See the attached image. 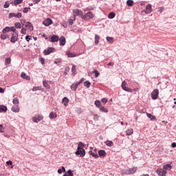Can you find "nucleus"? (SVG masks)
I'll use <instances>...</instances> for the list:
<instances>
[{
  "instance_id": "49530a36",
  "label": "nucleus",
  "mask_w": 176,
  "mask_h": 176,
  "mask_svg": "<svg viewBox=\"0 0 176 176\" xmlns=\"http://www.w3.org/2000/svg\"><path fill=\"white\" fill-rule=\"evenodd\" d=\"M14 32V34L16 32V28L14 26L10 27V32Z\"/></svg>"
},
{
  "instance_id": "e2e57ef3",
  "label": "nucleus",
  "mask_w": 176,
  "mask_h": 176,
  "mask_svg": "<svg viewBox=\"0 0 176 176\" xmlns=\"http://www.w3.org/2000/svg\"><path fill=\"white\" fill-rule=\"evenodd\" d=\"M115 65V63L113 62H110L108 63V66L109 67H113V65Z\"/></svg>"
},
{
  "instance_id": "37998d69",
  "label": "nucleus",
  "mask_w": 176,
  "mask_h": 176,
  "mask_svg": "<svg viewBox=\"0 0 176 176\" xmlns=\"http://www.w3.org/2000/svg\"><path fill=\"white\" fill-rule=\"evenodd\" d=\"M95 105L98 108H100V107H101V102L100 100H96L95 101Z\"/></svg>"
},
{
  "instance_id": "412c9836",
  "label": "nucleus",
  "mask_w": 176,
  "mask_h": 176,
  "mask_svg": "<svg viewBox=\"0 0 176 176\" xmlns=\"http://www.w3.org/2000/svg\"><path fill=\"white\" fill-rule=\"evenodd\" d=\"M146 116L150 119L151 120H156V116L149 113H146Z\"/></svg>"
},
{
  "instance_id": "6e6d98bb",
  "label": "nucleus",
  "mask_w": 176,
  "mask_h": 176,
  "mask_svg": "<svg viewBox=\"0 0 176 176\" xmlns=\"http://www.w3.org/2000/svg\"><path fill=\"white\" fill-rule=\"evenodd\" d=\"M26 31L27 30L24 28H22L21 30V34H23L25 35V34H26Z\"/></svg>"
},
{
  "instance_id": "f704fd0d",
  "label": "nucleus",
  "mask_w": 176,
  "mask_h": 176,
  "mask_svg": "<svg viewBox=\"0 0 176 176\" xmlns=\"http://www.w3.org/2000/svg\"><path fill=\"white\" fill-rule=\"evenodd\" d=\"M72 72L74 75L76 74V65H73L72 67Z\"/></svg>"
},
{
  "instance_id": "0eeeda50",
  "label": "nucleus",
  "mask_w": 176,
  "mask_h": 176,
  "mask_svg": "<svg viewBox=\"0 0 176 176\" xmlns=\"http://www.w3.org/2000/svg\"><path fill=\"white\" fill-rule=\"evenodd\" d=\"M156 173L159 176H166L167 174V170H164V169L158 168L156 170Z\"/></svg>"
},
{
  "instance_id": "5701e85b",
  "label": "nucleus",
  "mask_w": 176,
  "mask_h": 176,
  "mask_svg": "<svg viewBox=\"0 0 176 176\" xmlns=\"http://www.w3.org/2000/svg\"><path fill=\"white\" fill-rule=\"evenodd\" d=\"M66 55L67 56V57H69L71 58L76 57V54H75L74 53H71L69 52H66Z\"/></svg>"
},
{
  "instance_id": "72a5a7b5",
  "label": "nucleus",
  "mask_w": 176,
  "mask_h": 176,
  "mask_svg": "<svg viewBox=\"0 0 176 176\" xmlns=\"http://www.w3.org/2000/svg\"><path fill=\"white\" fill-rule=\"evenodd\" d=\"M10 63H12V59L10 58H6L5 59V65H6L10 64Z\"/></svg>"
},
{
  "instance_id": "473e14b6",
  "label": "nucleus",
  "mask_w": 176,
  "mask_h": 176,
  "mask_svg": "<svg viewBox=\"0 0 176 176\" xmlns=\"http://www.w3.org/2000/svg\"><path fill=\"white\" fill-rule=\"evenodd\" d=\"M85 147V144H83L82 142H80L78 145L77 149H83Z\"/></svg>"
},
{
  "instance_id": "4be33fe9",
  "label": "nucleus",
  "mask_w": 176,
  "mask_h": 176,
  "mask_svg": "<svg viewBox=\"0 0 176 176\" xmlns=\"http://www.w3.org/2000/svg\"><path fill=\"white\" fill-rule=\"evenodd\" d=\"M173 168V166L170 164H167L164 166V170L165 171H167V170H171Z\"/></svg>"
},
{
  "instance_id": "4468645a",
  "label": "nucleus",
  "mask_w": 176,
  "mask_h": 176,
  "mask_svg": "<svg viewBox=\"0 0 176 176\" xmlns=\"http://www.w3.org/2000/svg\"><path fill=\"white\" fill-rule=\"evenodd\" d=\"M58 36L57 35H53L51 36V40H50V42L52 43H54V42H58Z\"/></svg>"
},
{
  "instance_id": "774afa93",
  "label": "nucleus",
  "mask_w": 176,
  "mask_h": 176,
  "mask_svg": "<svg viewBox=\"0 0 176 176\" xmlns=\"http://www.w3.org/2000/svg\"><path fill=\"white\" fill-rule=\"evenodd\" d=\"M171 146L172 148H176V143L175 142L172 143Z\"/></svg>"
},
{
  "instance_id": "8fccbe9b",
  "label": "nucleus",
  "mask_w": 176,
  "mask_h": 176,
  "mask_svg": "<svg viewBox=\"0 0 176 176\" xmlns=\"http://www.w3.org/2000/svg\"><path fill=\"white\" fill-rule=\"evenodd\" d=\"M80 17H81V19H82V20H88L87 19V16H86V14H82V15H80Z\"/></svg>"
},
{
  "instance_id": "6ab92c4d",
  "label": "nucleus",
  "mask_w": 176,
  "mask_h": 176,
  "mask_svg": "<svg viewBox=\"0 0 176 176\" xmlns=\"http://www.w3.org/2000/svg\"><path fill=\"white\" fill-rule=\"evenodd\" d=\"M86 16L87 20H90V19H93V17H94V14H93V12H88L86 13Z\"/></svg>"
},
{
  "instance_id": "2f4dec72",
  "label": "nucleus",
  "mask_w": 176,
  "mask_h": 176,
  "mask_svg": "<svg viewBox=\"0 0 176 176\" xmlns=\"http://www.w3.org/2000/svg\"><path fill=\"white\" fill-rule=\"evenodd\" d=\"M1 38L3 41H5V39H8V38H9V35L6 34V33H3L1 34Z\"/></svg>"
},
{
  "instance_id": "7c9ffc66",
  "label": "nucleus",
  "mask_w": 176,
  "mask_h": 176,
  "mask_svg": "<svg viewBox=\"0 0 176 176\" xmlns=\"http://www.w3.org/2000/svg\"><path fill=\"white\" fill-rule=\"evenodd\" d=\"M95 43L96 45H98L100 43V36L97 34L95 35Z\"/></svg>"
},
{
  "instance_id": "b1692460",
  "label": "nucleus",
  "mask_w": 176,
  "mask_h": 176,
  "mask_svg": "<svg viewBox=\"0 0 176 176\" xmlns=\"http://www.w3.org/2000/svg\"><path fill=\"white\" fill-rule=\"evenodd\" d=\"M89 155H90L91 156H92V157H94L95 159H98V157H99L98 154L94 153L91 151L89 152Z\"/></svg>"
},
{
  "instance_id": "ea45409f",
  "label": "nucleus",
  "mask_w": 176,
  "mask_h": 176,
  "mask_svg": "<svg viewBox=\"0 0 176 176\" xmlns=\"http://www.w3.org/2000/svg\"><path fill=\"white\" fill-rule=\"evenodd\" d=\"M23 3V0H14V5L17 6L20 5V3Z\"/></svg>"
},
{
  "instance_id": "c85d7f7f",
  "label": "nucleus",
  "mask_w": 176,
  "mask_h": 176,
  "mask_svg": "<svg viewBox=\"0 0 176 176\" xmlns=\"http://www.w3.org/2000/svg\"><path fill=\"white\" fill-rule=\"evenodd\" d=\"M49 83H50V81H43V85L45 89H50V87H49Z\"/></svg>"
},
{
  "instance_id": "e433bc0d",
  "label": "nucleus",
  "mask_w": 176,
  "mask_h": 176,
  "mask_svg": "<svg viewBox=\"0 0 176 176\" xmlns=\"http://www.w3.org/2000/svg\"><path fill=\"white\" fill-rule=\"evenodd\" d=\"M115 16H116V14H115V12H110L108 14V17L109 19H113L115 17Z\"/></svg>"
},
{
  "instance_id": "603ef678",
  "label": "nucleus",
  "mask_w": 176,
  "mask_h": 176,
  "mask_svg": "<svg viewBox=\"0 0 176 176\" xmlns=\"http://www.w3.org/2000/svg\"><path fill=\"white\" fill-rule=\"evenodd\" d=\"M102 102H103V104H107V102H108V99L106 98H103L101 100Z\"/></svg>"
},
{
  "instance_id": "39448f33",
  "label": "nucleus",
  "mask_w": 176,
  "mask_h": 176,
  "mask_svg": "<svg viewBox=\"0 0 176 176\" xmlns=\"http://www.w3.org/2000/svg\"><path fill=\"white\" fill-rule=\"evenodd\" d=\"M75 153L76 155H80V157H85V155H86V151H85V148H77V151Z\"/></svg>"
},
{
  "instance_id": "20e7f679",
  "label": "nucleus",
  "mask_w": 176,
  "mask_h": 176,
  "mask_svg": "<svg viewBox=\"0 0 176 176\" xmlns=\"http://www.w3.org/2000/svg\"><path fill=\"white\" fill-rule=\"evenodd\" d=\"M32 120V122H34V123H39L41 120H43V116H41V115L36 116L33 117Z\"/></svg>"
},
{
  "instance_id": "a18cd8bd",
  "label": "nucleus",
  "mask_w": 176,
  "mask_h": 176,
  "mask_svg": "<svg viewBox=\"0 0 176 176\" xmlns=\"http://www.w3.org/2000/svg\"><path fill=\"white\" fill-rule=\"evenodd\" d=\"M100 111H101V112H105L106 113L108 112V109L104 107H100Z\"/></svg>"
},
{
  "instance_id": "393cba45",
  "label": "nucleus",
  "mask_w": 176,
  "mask_h": 176,
  "mask_svg": "<svg viewBox=\"0 0 176 176\" xmlns=\"http://www.w3.org/2000/svg\"><path fill=\"white\" fill-rule=\"evenodd\" d=\"M8 111V107L6 106L0 105V113L6 112Z\"/></svg>"
},
{
  "instance_id": "09e8293b",
  "label": "nucleus",
  "mask_w": 176,
  "mask_h": 176,
  "mask_svg": "<svg viewBox=\"0 0 176 176\" xmlns=\"http://www.w3.org/2000/svg\"><path fill=\"white\" fill-rule=\"evenodd\" d=\"M0 133H5V128H3L2 124H0Z\"/></svg>"
},
{
  "instance_id": "58836bf2",
  "label": "nucleus",
  "mask_w": 176,
  "mask_h": 176,
  "mask_svg": "<svg viewBox=\"0 0 176 176\" xmlns=\"http://www.w3.org/2000/svg\"><path fill=\"white\" fill-rule=\"evenodd\" d=\"M107 42H109V43H113V38L110 37V36H107L106 38Z\"/></svg>"
},
{
  "instance_id": "1a4fd4ad",
  "label": "nucleus",
  "mask_w": 176,
  "mask_h": 176,
  "mask_svg": "<svg viewBox=\"0 0 176 176\" xmlns=\"http://www.w3.org/2000/svg\"><path fill=\"white\" fill-rule=\"evenodd\" d=\"M43 24L45 25V27H49L51 24H53V21L50 18H47L43 21Z\"/></svg>"
},
{
  "instance_id": "bf43d9fd",
  "label": "nucleus",
  "mask_w": 176,
  "mask_h": 176,
  "mask_svg": "<svg viewBox=\"0 0 176 176\" xmlns=\"http://www.w3.org/2000/svg\"><path fill=\"white\" fill-rule=\"evenodd\" d=\"M39 61L42 64V65H43V64H45V58H40Z\"/></svg>"
},
{
  "instance_id": "f03ea898",
  "label": "nucleus",
  "mask_w": 176,
  "mask_h": 176,
  "mask_svg": "<svg viewBox=\"0 0 176 176\" xmlns=\"http://www.w3.org/2000/svg\"><path fill=\"white\" fill-rule=\"evenodd\" d=\"M19 41V32H15L14 33L12 34V37L10 39V42L12 43H16Z\"/></svg>"
},
{
  "instance_id": "69168bd1",
  "label": "nucleus",
  "mask_w": 176,
  "mask_h": 176,
  "mask_svg": "<svg viewBox=\"0 0 176 176\" xmlns=\"http://www.w3.org/2000/svg\"><path fill=\"white\" fill-rule=\"evenodd\" d=\"M69 24L72 25V24H74V19H69Z\"/></svg>"
},
{
  "instance_id": "052dcab7",
  "label": "nucleus",
  "mask_w": 176,
  "mask_h": 176,
  "mask_svg": "<svg viewBox=\"0 0 176 176\" xmlns=\"http://www.w3.org/2000/svg\"><path fill=\"white\" fill-rule=\"evenodd\" d=\"M122 89H127V87H126V82L125 81L122 82Z\"/></svg>"
},
{
  "instance_id": "a878e982",
  "label": "nucleus",
  "mask_w": 176,
  "mask_h": 176,
  "mask_svg": "<svg viewBox=\"0 0 176 176\" xmlns=\"http://www.w3.org/2000/svg\"><path fill=\"white\" fill-rule=\"evenodd\" d=\"M3 34H6L7 32H10V27L6 26L2 30Z\"/></svg>"
},
{
  "instance_id": "864d4df0",
  "label": "nucleus",
  "mask_w": 176,
  "mask_h": 176,
  "mask_svg": "<svg viewBox=\"0 0 176 176\" xmlns=\"http://www.w3.org/2000/svg\"><path fill=\"white\" fill-rule=\"evenodd\" d=\"M62 60L61 58H58L56 59L54 62V64H58L60 63H61Z\"/></svg>"
},
{
  "instance_id": "3c124183",
  "label": "nucleus",
  "mask_w": 176,
  "mask_h": 176,
  "mask_svg": "<svg viewBox=\"0 0 176 176\" xmlns=\"http://www.w3.org/2000/svg\"><path fill=\"white\" fill-rule=\"evenodd\" d=\"M9 6H10V4L7 1V2H6V3L4 4L3 8H4L5 9H8V8H9Z\"/></svg>"
},
{
  "instance_id": "f3484780",
  "label": "nucleus",
  "mask_w": 176,
  "mask_h": 176,
  "mask_svg": "<svg viewBox=\"0 0 176 176\" xmlns=\"http://www.w3.org/2000/svg\"><path fill=\"white\" fill-rule=\"evenodd\" d=\"M25 27H26V28H30V30H34V26L32 25V23L29 21L25 23Z\"/></svg>"
},
{
  "instance_id": "4c0bfd02",
  "label": "nucleus",
  "mask_w": 176,
  "mask_h": 176,
  "mask_svg": "<svg viewBox=\"0 0 176 176\" xmlns=\"http://www.w3.org/2000/svg\"><path fill=\"white\" fill-rule=\"evenodd\" d=\"M91 85V83H90L89 81L88 80H86L85 82H84V86L85 87H87L89 89V87H90V85Z\"/></svg>"
},
{
  "instance_id": "423d86ee",
  "label": "nucleus",
  "mask_w": 176,
  "mask_h": 176,
  "mask_svg": "<svg viewBox=\"0 0 176 176\" xmlns=\"http://www.w3.org/2000/svg\"><path fill=\"white\" fill-rule=\"evenodd\" d=\"M143 12L144 13H146V14H151V13H152V12H153V10L152 9V5L148 4L146 6V9L144 10H143Z\"/></svg>"
},
{
  "instance_id": "a19ab883",
  "label": "nucleus",
  "mask_w": 176,
  "mask_h": 176,
  "mask_svg": "<svg viewBox=\"0 0 176 176\" xmlns=\"http://www.w3.org/2000/svg\"><path fill=\"white\" fill-rule=\"evenodd\" d=\"M13 104H14L15 105H19V98H15L13 100H12Z\"/></svg>"
},
{
  "instance_id": "c03bdc74",
  "label": "nucleus",
  "mask_w": 176,
  "mask_h": 176,
  "mask_svg": "<svg viewBox=\"0 0 176 176\" xmlns=\"http://www.w3.org/2000/svg\"><path fill=\"white\" fill-rule=\"evenodd\" d=\"M94 74H95V78H98L100 76V72L97 69L94 70Z\"/></svg>"
},
{
  "instance_id": "4d7b16f0",
  "label": "nucleus",
  "mask_w": 176,
  "mask_h": 176,
  "mask_svg": "<svg viewBox=\"0 0 176 176\" xmlns=\"http://www.w3.org/2000/svg\"><path fill=\"white\" fill-rule=\"evenodd\" d=\"M98 119H100V116H98L97 114H95L94 116V120H98Z\"/></svg>"
},
{
  "instance_id": "13d9d810",
  "label": "nucleus",
  "mask_w": 176,
  "mask_h": 176,
  "mask_svg": "<svg viewBox=\"0 0 176 176\" xmlns=\"http://www.w3.org/2000/svg\"><path fill=\"white\" fill-rule=\"evenodd\" d=\"M49 117L50 118V119H54V113L51 112V113H50Z\"/></svg>"
},
{
  "instance_id": "c756f323",
  "label": "nucleus",
  "mask_w": 176,
  "mask_h": 176,
  "mask_svg": "<svg viewBox=\"0 0 176 176\" xmlns=\"http://www.w3.org/2000/svg\"><path fill=\"white\" fill-rule=\"evenodd\" d=\"M63 176H74V173H72V170H69L63 175Z\"/></svg>"
},
{
  "instance_id": "cd10ccee",
  "label": "nucleus",
  "mask_w": 176,
  "mask_h": 176,
  "mask_svg": "<svg viewBox=\"0 0 176 176\" xmlns=\"http://www.w3.org/2000/svg\"><path fill=\"white\" fill-rule=\"evenodd\" d=\"M104 144L107 145V146H113V142L111 140H107L104 142Z\"/></svg>"
},
{
  "instance_id": "f257e3e1",
  "label": "nucleus",
  "mask_w": 176,
  "mask_h": 176,
  "mask_svg": "<svg viewBox=\"0 0 176 176\" xmlns=\"http://www.w3.org/2000/svg\"><path fill=\"white\" fill-rule=\"evenodd\" d=\"M137 170H138V168L135 166L125 170L124 174H126V175H131L133 174H135V173H137Z\"/></svg>"
},
{
  "instance_id": "de8ad7c7",
  "label": "nucleus",
  "mask_w": 176,
  "mask_h": 176,
  "mask_svg": "<svg viewBox=\"0 0 176 176\" xmlns=\"http://www.w3.org/2000/svg\"><path fill=\"white\" fill-rule=\"evenodd\" d=\"M163 12H164V7L158 8V12L159 13H163Z\"/></svg>"
},
{
  "instance_id": "7ed1b4c3",
  "label": "nucleus",
  "mask_w": 176,
  "mask_h": 176,
  "mask_svg": "<svg viewBox=\"0 0 176 176\" xmlns=\"http://www.w3.org/2000/svg\"><path fill=\"white\" fill-rule=\"evenodd\" d=\"M23 15L21 14V12H18V13H14V12H10L9 14H8V17L10 19H12V17H15L16 19H21V16Z\"/></svg>"
},
{
  "instance_id": "9b49d317",
  "label": "nucleus",
  "mask_w": 176,
  "mask_h": 176,
  "mask_svg": "<svg viewBox=\"0 0 176 176\" xmlns=\"http://www.w3.org/2000/svg\"><path fill=\"white\" fill-rule=\"evenodd\" d=\"M84 79L83 78H81L80 81L74 83V84H72L70 87L71 89H77L78 87L79 86V85L80 83H82V82H83Z\"/></svg>"
},
{
  "instance_id": "5fc2aeb1",
  "label": "nucleus",
  "mask_w": 176,
  "mask_h": 176,
  "mask_svg": "<svg viewBox=\"0 0 176 176\" xmlns=\"http://www.w3.org/2000/svg\"><path fill=\"white\" fill-rule=\"evenodd\" d=\"M31 39H32L31 38V36L28 35V36H25V40L27 41V42H30V41H31Z\"/></svg>"
},
{
  "instance_id": "680f3d73",
  "label": "nucleus",
  "mask_w": 176,
  "mask_h": 176,
  "mask_svg": "<svg viewBox=\"0 0 176 176\" xmlns=\"http://www.w3.org/2000/svg\"><path fill=\"white\" fill-rule=\"evenodd\" d=\"M28 9H30V8H24L23 10V13H28Z\"/></svg>"
},
{
  "instance_id": "ddd939ff",
  "label": "nucleus",
  "mask_w": 176,
  "mask_h": 176,
  "mask_svg": "<svg viewBox=\"0 0 176 176\" xmlns=\"http://www.w3.org/2000/svg\"><path fill=\"white\" fill-rule=\"evenodd\" d=\"M59 41V43L60 45V46H65L66 41H65V37H64V36H61L60 37V38L58 39Z\"/></svg>"
},
{
  "instance_id": "0e129e2a",
  "label": "nucleus",
  "mask_w": 176,
  "mask_h": 176,
  "mask_svg": "<svg viewBox=\"0 0 176 176\" xmlns=\"http://www.w3.org/2000/svg\"><path fill=\"white\" fill-rule=\"evenodd\" d=\"M25 23H27V22L25 21V19H21V25H24V24H25Z\"/></svg>"
},
{
  "instance_id": "79ce46f5",
  "label": "nucleus",
  "mask_w": 176,
  "mask_h": 176,
  "mask_svg": "<svg viewBox=\"0 0 176 176\" xmlns=\"http://www.w3.org/2000/svg\"><path fill=\"white\" fill-rule=\"evenodd\" d=\"M14 27L15 28L20 29L21 28V24L20 23V22H16L14 23Z\"/></svg>"
},
{
  "instance_id": "9d476101",
  "label": "nucleus",
  "mask_w": 176,
  "mask_h": 176,
  "mask_svg": "<svg viewBox=\"0 0 176 176\" xmlns=\"http://www.w3.org/2000/svg\"><path fill=\"white\" fill-rule=\"evenodd\" d=\"M54 47H49L47 50H45L43 53L45 56H49L50 53H53V52H54Z\"/></svg>"
},
{
  "instance_id": "dca6fc26",
  "label": "nucleus",
  "mask_w": 176,
  "mask_h": 176,
  "mask_svg": "<svg viewBox=\"0 0 176 176\" xmlns=\"http://www.w3.org/2000/svg\"><path fill=\"white\" fill-rule=\"evenodd\" d=\"M98 155L100 157H105V156H107V153L104 150H99Z\"/></svg>"
},
{
  "instance_id": "bb28decb",
  "label": "nucleus",
  "mask_w": 176,
  "mask_h": 176,
  "mask_svg": "<svg viewBox=\"0 0 176 176\" xmlns=\"http://www.w3.org/2000/svg\"><path fill=\"white\" fill-rule=\"evenodd\" d=\"M133 133H134V131L133 130V129H129L126 131V135H131V134H133Z\"/></svg>"
},
{
  "instance_id": "a211bd4d",
  "label": "nucleus",
  "mask_w": 176,
  "mask_h": 176,
  "mask_svg": "<svg viewBox=\"0 0 176 176\" xmlns=\"http://www.w3.org/2000/svg\"><path fill=\"white\" fill-rule=\"evenodd\" d=\"M11 111H12V112H20V107H19L17 105L13 106L11 109Z\"/></svg>"
},
{
  "instance_id": "c9c22d12",
  "label": "nucleus",
  "mask_w": 176,
  "mask_h": 176,
  "mask_svg": "<svg viewBox=\"0 0 176 176\" xmlns=\"http://www.w3.org/2000/svg\"><path fill=\"white\" fill-rule=\"evenodd\" d=\"M127 6H133L134 5V1L133 0H128L126 1Z\"/></svg>"
},
{
  "instance_id": "6e6552de",
  "label": "nucleus",
  "mask_w": 176,
  "mask_h": 176,
  "mask_svg": "<svg viewBox=\"0 0 176 176\" xmlns=\"http://www.w3.org/2000/svg\"><path fill=\"white\" fill-rule=\"evenodd\" d=\"M158 96H159V90L154 89L153 91L151 93L152 100H157Z\"/></svg>"
},
{
  "instance_id": "f8f14e48",
  "label": "nucleus",
  "mask_w": 176,
  "mask_h": 176,
  "mask_svg": "<svg viewBox=\"0 0 176 176\" xmlns=\"http://www.w3.org/2000/svg\"><path fill=\"white\" fill-rule=\"evenodd\" d=\"M74 16H82L83 14V12L79 9H76L73 10Z\"/></svg>"
},
{
  "instance_id": "338daca9",
  "label": "nucleus",
  "mask_w": 176,
  "mask_h": 176,
  "mask_svg": "<svg viewBox=\"0 0 176 176\" xmlns=\"http://www.w3.org/2000/svg\"><path fill=\"white\" fill-rule=\"evenodd\" d=\"M6 163L8 166H12L13 164V162L12 161H8Z\"/></svg>"
},
{
  "instance_id": "2eb2a0df",
  "label": "nucleus",
  "mask_w": 176,
  "mask_h": 176,
  "mask_svg": "<svg viewBox=\"0 0 176 176\" xmlns=\"http://www.w3.org/2000/svg\"><path fill=\"white\" fill-rule=\"evenodd\" d=\"M63 104L65 105V107H68V103L69 102V99L67 97H64L62 100Z\"/></svg>"
},
{
  "instance_id": "aec40b11",
  "label": "nucleus",
  "mask_w": 176,
  "mask_h": 176,
  "mask_svg": "<svg viewBox=\"0 0 176 176\" xmlns=\"http://www.w3.org/2000/svg\"><path fill=\"white\" fill-rule=\"evenodd\" d=\"M21 78H23V79H25L26 80H31V78L27 76V74L24 72L21 73Z\"/></svg>"
}]
</instances>
